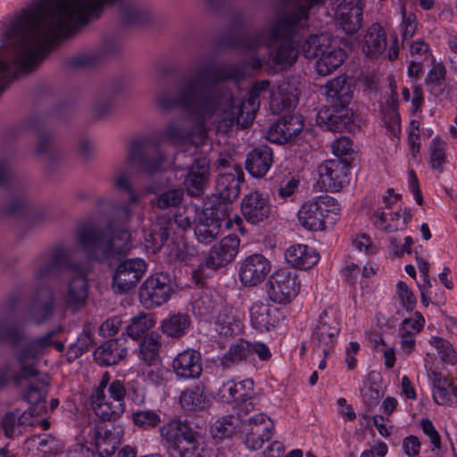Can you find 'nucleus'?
Instances as JSON below:
<instances>
[{"instance_id":"f257e3e1","label":"nucleus","mask_w":457,"mask_h":457,"mask_svg":"<svg viewBox=\"0 0 457 457\" xmlns=\"http://www.w3.org/2000/svg\"><path fill=\"white\" fill-rule=\"evenodd\" d=\"M115 186L129 194V202L115 208L112 218L103 228L87 223L77 230L80 248L90 258L100 262L122 256L130 248V231L127 226L132 217L131 204L138 203L139 195L124 174L116 179Z\"/></svg>"},{"instance_id":"f03ea898","label":"nucleus","mask_w":457,"mask_h":457,"mask_svg":"<svg viewBox=\"0 0 457 457\" xmlns=\"http://www.w3.org/2000/svg\"><path fill=\"white\" fill-rule=\"evenodd\" d=\"M90 407L101 420L86 428L85 432L92 434V441L100 457H111L117 451L124 436V426L117 422L126 410V405L114 403L107 397L99 400L89 398Z\"/></svg>"},{"instance_id":"7ed1b4c3","label":"nucleus","mask_w":457,"mask_h":457,"mask_svg":"<svg viewBox=\"0 0 457 457\" xmlns=\"http://www.w3.org/2000/svg\"><path fill=\"white\" fill-rule=\"evenodd\" d=\"M75 271L68 283L67 303L71 307H82L88 296V280L87 275L80 271L79 263L71 260L63 246L53 249L51 261L41 266L36 272L37 279L58 278L62 271Z\"/></svg>"},{"instance_id":"20e7f679","label":"nucleus","mask_w":457,"mask_h":457,"mask_svg":"<svg viewBox=\"0 0 457 457\" xmlns=\"http://www.w3.org/2000/svg\"><path fill=\"white\" fill-rule=\"evenodd\" d=\"M229 203L218 202L210 206L204 204V208L202 210V243L206 244L214 239L220 234L222 224L228 229L244 233L243 220L237 214L231 217Z\"/></svg>"},{"instance_id":"39448f33","label":"nucleus","mask_w":457,"mask_h":457,"mask_svg":"<svg viewBox=\"0 0 457 457\" xmlns=\"http://www.w3.org/2000/svg\"><path fill=\"white\" fill-rule=\"evenodd\" d=\"M340 210L337 200L328 195H320L304 202L297 212L299 223L307 230L320 231L327 228L331 215Z\"/></svg>"},{"instance_id":"423d86ee","label":"nucleus","mask_w":457,"mask_h":457,"mask_svg":"<svg viewBox=\"0 0 457 457\" xmlns=\"http://www.w3.org/2000/svg\"><path fill=\"white\" fill-rule=\"evenodd\" d=\"M161 434L170 457H200L195 432L186 421L171 420L161 428Z\"/></svg>"},{"instance_id":"0eeeda50","label":"nucleus","mask_w":457,"mask_h":457,"mask_svg":"<svg viewBox=\"0 0 457 457\" xmlns=\"http://www.w3.org/2000/svg\"><path fill=\"white\" fill-rule=\"evenodd\" d=\"M199 94L200 74L195 70L184 76L178 96L158 93L153 98V104L160 112L186 109L197 102Z\"/></svg>"},{"instance_id":"6e6552de","label":"nucleus","mask_w":457,"mask_h":457,"mask_svg":"<svg viewBox=\"0 0 457 457\" xmlns=\"http://www.w3.org/2000/svg\"><path fill=\"white\" fill-rule=\"evenodd\" d=\"M340 330V312L337 304L326 306L319 315L312 332L314 350L326 357L337 342Z\"/></svg>"},{"instance_id":"1a4fd4ad","label":"nucleus","mask_w":457,"mask_h":457,"mask_svg":"<svg viewBox=\"0 0 457 457\" xmlns=\"http://www.w3.org/2000/svg\"><path fill=\"white\" fill-rule=\"evenodd\" d=\"M328 41L324 36H312L302 46V51L306 58L318 57L316 71L321 76H327L333 72L346 57L343 49L328 46Z\"/></svg>"},{"instance_id":"9d476101","label":"nucleus","mask_w":457,"mask_h":457,"mask_svg":"<svg viewBox=\"0 0 457 457\" xmlns=\"http://www.w3.org/2000/svg\"><path fill=\"white\" fill-rule=\"evenodd\" d=\"M131 246L132 243L130 242L129 249H131ZM129 251L130 250L122 256L113 257L102 262H109L112 260L120 261L112 276V287L118 294H124L135 288L147 270V263L142 258H130L121 261V259L124 258ZM86 255L88 259L101 263L100 262L90 258L87 253Z\"/></svg>"},{"instance_id":"9b49d317","label":"nucleus","mask_w":457,"mask_h":457,"mask_svg":"<svg viewBox=\"0 0 457 457\" xmlns=\"http://www.w3.org/2000/svg\"><path fill=\"white\" fill-rule=\"evenodd\" d=\"M173 293L172 280L167 272L150 275L139 288V298L145 308H154L167 303Z\"/></svg>"},{"instance_id":"f8f14e48","label":"nucleus","mask_w":457,"mask_h":457,"mask_svg":"<svg viewBox=\"0 0 457 457\" xmlns=\"http://www.w3.org/2000/svg\"><path fill=\"white\" fill-rule=\"evenodd\" d=\"M244 181V172L240 165L231 159L220 161V170L216 180V189L220 202H232L240 194V187Z\"/></svg>"},{"instance_id":"ddd939ff","label":"nucleus","mask_w":457,"mask_h":457,"mask_svg":"<svg viewBox=\"0 0 457 457\" xmlns=\"http://www.w3.org/2000/svg\"><path fill=\"white\" fill-rule=\"evenodd\" d=\"M300 287L297 275L287 269L275 271L267 284L270 298L283 304L290 303L299 294Z\"/></svg>"},{"instance_id":"4468645a","label":"nucleus","mask_w":457,"mask_h":457,"mask_svg":"<svg viewBox=\"0 0 457 457\" xmlns=\"http://www.w3.org/2000/svg\"><path fill=\"white\" fill-rule=\"evenodd\" d=\"M349 160H327L318 168L321 190L338 192L349 183Z\"/></svg>"},{"instance_id":"2eb2a0df","label":"nucleus","mask_w":457,"mask_h":457,"mask_svg":"<svg viewBox=\"0 0 457 457\" xmlns=\"http://www.w3.org/2000/svg\"><path fill=\"white\" fill-rule=\"evenodd\" d=\"M273 429V421L265 414L250 417L243 428L245 447L251 451L261 449L272 437Z\"/></svg>"},{"instance_id":"dca6fc26","label":"nucleus","mask_w":457,"mask_h":457,"mask_svg":"<svg viewBox=\"0 0 457 457\" xmlns=\"http://www.w3.org/2000/svg\"><path fill=\"white\" fill-rule=\"evenodd\" d=\"M253 382L251 379L242 381L228 380L219 389L218 397L221 402H236L239 405V412L248 413L253 410L252 403L248 400L253 394Z\"/></svg>"},{"instance_id":"f3484780","label":"nucleus","mask_w":457,"mask_h":457,"mask_svg":"<svg viewBox=\"0 0 457 457\" xmlns=\"http://www.w3.org/2000/svg\"><path fill=\"white\" fill-rule=\"evenodd\" d=\"M249 315L252 327L260 332L269 331L283 320L280 309L268 300L253 303L249 308Z\"/></svg>"},{"instance_id":"a211bd4d","label":"nucleus","mask_w":457,"mask_h":457,"mask_svg":"<svg viewBox=\"0 0 457 457\" xmlns=\"http://www.w3.org/2000/svg\"><path fill=\"white\" fill-rule=\"evenodd\" d=\"M270 270V262L262 254L254 253L241 262L239 278L245 286L253 287L262 283Z\"/></svg>"},{"instance_id":"6ab92c4d","label":"nucleus","mask_w":457,"mask_h":457,"mask_svg":"<svg viewBox=\"0 0 457 457\" xmlns=\"http://www.w3.org/2000/svg\"><path fill=\"white\" fill-rule=\"evenodd\" d=\"M127 339L118 337L102 343L94 351V359L102 367L119 364L128 355Z\"/></svg>"},{"instance_id":"aec40b11","label":"nucleus","mask_w":457,"mask_h":457,"mask_svg":"<svg viewBox=\"0 0 457 457\" xmlns=\"http://www.w3.org/2000/svg\"><path fill=\"white\" fill-rule=\"evenodd\" d=\"M303 116H282L266 132V138L271 143L283 144L293 139L303 129Z\"/></svg>"},{"instance_id":"412c9836","label":"nucleus","mask_w":457,"mask_h":457,"mask_svg":"<svg viewBox=\"0 0 457 457\" xmlns=\"http://www.w3.org/2000/svg\"><path fill=\"white\" fill-rule=\"evenodd\" d=\"M186 117L193 118L195 127L192 130L179 125L170 124L160 132V138L177 147L194 146L195 152H197L199 145L195 142V137L197 133H200V116Z\"/></svg>"},{"instance_id":"4be33fe9","label":"nucleus","mask_w":457,"mask_h":457,"mask_svg":"<svg viewBox=\"0 0 457 457\" xmlns=\"http://www.w3.org/2000/svg\"><path fill=\"white\" fill-rule=\"evenodd\" d=\"M238 248L239 239L236 236L225 237L211 248L205 259V266L216 270L229 263L237 256Z\"/></svg>"},{"instance_id":"5701e85b","label":"nucleus","mask_w":457,"mask_h":457,"mask_svg":"<svg viewBox=\"0 0 457 457\" xmlns=\"http://www.w3.org/2000/svg\"><path fill=\"white\" fill-rule=\"evenodd\" d=\"M326 89L328 101L337 112L351 102L354 92L353 81L344 76L328 81Z\"/></svg>"},{"instance_id":"b1692460","label":"nucleus","mask_w":457,"mask_h":457,"mask_svg":"<svg viewBox=\"0 0 457 457\" xmlns=\"http://www.w3.org/2000/svg\"><path fill=\"white\" fill-rule=\"evenodd\" d=\"M54 312V289L49 285H39L32 297L30 312L37 324L48 320Z\"/></svg>"},{"instance_id":"393cba45","label":"nucleus","mask_w":457,"mask_h":457,"mask_svg":"<svg viewBox=\"0 0 457 457\" xmlns=\"http://www.w3.org/2000/svg\"><path fill=\"white\" fill-rule=\"evenodd\" d=\"M241 211L248 222L253 224L261 222L270 215L269 199L259 192H252L243 198Z\"/></svg>"},{"instance_id":"a878e982","label":"nucleus","mask_w":457,"mask_h":457,"mask_svg":"<svg viewBox=\"0 0 457 457\" xmlns=\"http://www.w3.org/2000/svg\"><path fill=\"white\" fill-rule=\"evenodd\" d=\"M4 215H13L23 219L29 227H34L44 220L45 213L41 210L31 211V205L24 193L13 197L11 202L3 208Z\"/></svg>"},{"instance_id":"bb28decb","label":"nucleus","mask_w":457,"mask_h":457,"mask_svg":"<svg viewBox=\"0 0 457 457\" xmlns=\"http://www.w3.org/2000/svg\"><path fill=\"white\" fill-rule=\"evenodd\" d=\"M337 22L346 33L356 32L361 25L362 5L361 0L342 4L337 11Z\"/></svg>"},{"instance_id":"cd10ccee","label":"nucleus","mask_w":457,"mask_h":457,"mask_svg":"<svg viewBox=\"0 0 457 457\" xmlns=\"http://www.w3.org/2000/svg\"><path fill=\"white\" fill-rule=\"evenodd\" d=\"M424 367L426 369L428 378L432 383V395L434 401L439 405L449 404L451 402L449 389L452 387V382L446 376L435 369L433 367V363L429 360H424Z\"/></svg>"},{"instance_id":"c85d7f7f","label":"nucleus","mask_w":457,"mask_h":457,"mask_svg":"<svg viewBox=\"0 0 457 457\" xmlns=\"http://www.w3.org/2000/svg\"><path fill=\"white\" fill-rule=\"evenodd\" d=\"M273 163V153L270 147L261 145L253 149L246 157L245 167L254 178H262Z\"/></svg>"},{"instance_id":"c756f323","label":"nucleus","mask_w":457,"mask_h":457,"mask_svg":"<svg viewBox=\"0 0 457 457\" xmlns=\"http://www.w3.org/2000/svg\"><path fill=\"white\" fill-rule=\"evenodd\" d=\"M172 368L178 377L187 379L200 378V353L191 349L183 351L173 360Z\"/></svg>"},{"instance_id":"7c9ffc66","label":"nucleus","mask_w":457,"mask_h":457,"mask_svg":"<svg viewBox=\"0 0 457 457\" xmlns=\"http://www.w3.org/2000/svg\"><path fill=\"white\" fill-rule=\"evenodd\" d=\"M286 260L291 266L308 270L318 263L320 255L316 250L307 245H293L287 248L285 253Z\"/></svg>"},{"instance_id":"2f4dec72","label":"nucleus","mask_w":457,"mask_h":457,"mask_svg":"<svg viewBox=\"0 0 457 457\" xmlns=\"http://www.w3.org/2000/svg\"><path fill=\"white\" fill-rule=\"evenodd\" d=\"M361 52L368 57L381 54L386 47V33L378 24H372L362 35L359 45Z\"/></svg>"},{"instance_id":"473e14b6","label":"nucleus","mask_w":457,"mask_h":457,"mask_svg":"<svg viewBox=\"0 0 457 457\" xmlns=\"http://www.w3.org/2000/svg\"><path fill=\"white\" fill-rule=\"evenodd\" d=\"M422 71V63L420 62L411 61L408 66V77L411 79V87L408 89L403 88V99L408 104L412 112L420 111V106L423 103V93L419 86L414 83V79L420 74Z\"/></svg>"},{"instance_id":"72a5a7b5","label":"nucleus","mask_w":457,"mask_h":457,"mask_svg":"<svg viewBox=\"0 0 457 457\" xmlns=\"http://www.w3.org/2000/svg\"><path fill=\"white\" fill-rule=\"evenodd\" d=\"M61 330L60 328L51 329L45 335L31 340L26 346L16 353V359L20 364L29 360H33L41 355L45 349L52 345V338Z\"/></svg>"},{"instance_id":"f704fd0d","label":"nucleus","mask_w":457,"mask_h":457,"mask_svg":"<svg viewBox=\"0 0 457 457\" xmlns=\"http://www.w3.org/2000/svg\"><path fill=\"white\" fill-rule=\"evenodd\" d=\"M215 330L224 337L237 336L243 331L241 315L225 310L220 312L214 321Z\"/></svg>"},{"instance_id":"c9c22d12","label":"nucleus","mask_w":457,"mask_h":457,"mask_svg":"<svg viewBox=\"0 0 457 457\" xmlns=\"http://www.w3.org/2000/svg\"><path fill=\"white\" fill-rule=\"evenodd\" d=\"M29 124L37 132L38 139L36 154L40 155L48 153L51 148V140L54 137L53 130L47 128V116H29Z\"/></svg>"},{"instance_id":"e433bc0d","label":"nucleus","mask_w":457,"mask_h":457,"mask_svg":"<svg viewBox=\"0 0 457 457\" xmlns=\"http://www.w3.org/2000/svg\"><path fill=\"white\" fill-rule=\"evenodd\" d=\"M161 336L157 332L145 335L139 343L138 357L148 365H154L159 360Z\"/></svg>"},{"instance_id":"4c0bfd02","label":"nucleus","mask_w":457,"mask_h":457,"mask_svg":"<svg viewBox=\"0 0 457 457\" xmlns=\"http://www.w3.org/2000/svg\"><path fill=\"white\" fill-rule=\"evenodd\" d=\"M190 325L187 314L177 313L170 315L162 322L161 328L164 335L171 338H179L185 335Z\"/></svg>"},{"instance_id":"58836bf2","label":"nucleus","mask_w":457,"mask_h":457,"mask_svg":"<svg viewBox=\"0 0 457 457\" xmlns=\"http://www.w3.org/2000/svg\"><path fill=\"white\" fill-rule=\"evenodd\" d=\"M316 124L322 129L332 132H353L356 129L353 124V116H312Z\"/></svg>"},{"instance_id":"ea45409f","label":"nucleus","mask_w":457,"mask_h":457,"mask_svg":"<svg viewBox=\"0 0 457 457\" xmlns=\"http://www.w3.org/2000/svg\"><path fill=\"white\" fill-rule=\"evenodd\" d=\"M179 401L184 411L198 416L200 411V384L196 383L194 386L187 387L181 391Z\"/></svg>"},{"instance_id":"a19ab883","label":"nucleus","mask_w":457,"mask_h":457,"mask_svg":"<svg viewBox=\"0 0 457 457\" xmlns=\"http://www.w3.org/2000/svg\"><path fill=\"white\" fill-rule=\"evenodd\" d=\"M238 420L237 417L230 414L217 419L211 426V434L216 438L233 436L238 426Z\"/></svg>"},{"instance_id":"79ce46f5","label":"nucleus","mask_w":457,"mask_h":457,"mask_svg":"<svg viewBox=\"0 0 457 457\" xmlns=\"http://www.w3.org/2000/svg\"><path fill=\"white\" fill-rule=\"evenodd\" d=\"M131 420L135 427L142 430H150L162 422L161 416L154 410H137L131 413Z\"/></svg>"},{"instance_id":"37998d69","label":"nucleus","mask_w":457,"mask_h":457,"mask_svg":"<svg viewBox=\"0 0 457 457\" xmlns=\"http://www.w3.org/2000/svg\"><path fill=\"white\" fill-rule=\"evenodd\" d=\"M446 142L435 137L429 146V164L434 170L442 172L443 166L447 162Z\"/></svg>"},{"instance_id":"c03bdc74","label":"nucleus","mask_w":457,"mask_h":457,"mask_svg":"<svg viewBox=\"0 0 457 457\" xmlns=\"http://www.w3.org/2000/svg\"><path fill=\"white\" fill-rule=\"evenodd\" d=\"M428 343L436 350L439 358L444 363L450 365L457 363V353L447 340L440 337H431L428 339Z\"/></svg>"},{"instance_id":"a18cd8bd","label":"nucleus","mask_w":457,"mask_h":457,"mask_svg":"<svg viewBox=\"0 0 457 457\" xmlns=\"http://www.w3.org/2000/svg\"><path fill=\"white\" fill-rule=\"evenodd\" d=\"M153 327L152 320L145 313H140L131 319L130 324L126 327V334L133 340H138L147 335Z\"/></svg>"},{"instance_id":"49530a36","label":"nucleus","mask_w":457,"mask_h":457,"mask_svg":"<svg viewBox=\"0 0 457 457\" xmlns=\"http://www.w3.org/2000/svg\"><path fill=\"white\" fill-rule=\"evenodd\" d=\"M154 149L155 151V156L147 157L144 155L137 162L141 170L147 174H154L160 171L165 159V154L161 149L160 143L154 144Z\"/></svg>"},{"instance_id":"de8ad7c7","label":"nucleus","mask_w":457,"mask_h":457,"mask_svg":"<svg viewBox=\"0 0 457 457\" xmlns=\"http://www.w3.org/2000/svg\"><path fill=\"white\" fill-rule=\"evenodd\" d=\"M160 143L156 138L147 136L142 138L134 139L128 150V161L130 163L138 162V161L144 157L143 150L148 145H152L154 148V144Z\"/></svg>"},{"instance_id":"09e8293b","label":"nucleus","mask_w":457,"mask_h":457,"mask_svg":"<svg viewBox=\"0 0 457 457\" xmlns=\"http://www.w3.org/2000/svg\"><path fill=\"white\" fill-rule=\"evenodd\" d=\"M188 187V194L192 196H200V157L195 156L192 159V166L189 168L185 179Z\"/></svg>"},{"instance_id":"8fccbe9b","label":"nucleus","mask_w":457,"mask_h":457,"mask_svg":"<svg viewBox=\"0 0 457 457\" xmlns=\"http://www.w3.org/2000/svg\"><path fill=\"white\" fill-rule=\"evenodd\" d=\"M48 385L45 381L31 382L24 392V398L30 404H37L45 401Z\"/></svg>"},{"instance_id":"3c124183","label":"nucleus","mask_w":457,"mask_h":457,"mask_svg":"<svg viewBox=\"0 0 457 457\" xmlns=\"http://www.w3.org/2000/svg\"><path fill=\"white\" fill-rule=\"evenodd\" d=\"M424 325H425L424 317L422 316V314L420 312H415L411 317L406 318L401 322V324L399 326L398 333L407 334V335H411V336L416 337V335H418L422 330V328H424Z\"/></svg>"},{"instance_id":"603ef678","label":"nucleus","mask_w":457,"mask_h":457,"mask_svg":"<svg viewBox=\"0 0 457 457\" xmlns=\"http://www.w3.org/2000/svg\"><path fill=\"white\" fill-rule=\"evenodd\" d=\"M127 400L130 401L137 406H142L145 403V388L136 379L128 380L126 382V396Z\"/></svg>"},{"instance_id":"864d4df0","label":"nucleus","mask_w":457,"mask_h":457,"mask_svg":"<svg viewBox=\"0 0 457 457\" xmlns=\"http://www.w3.org/2000/svg\"><path fill=\"white\" fill-rule=\"evenodd\" d=\"M396 295L400 305L408 312H411L417 303L416 297L408 285L400 280L396 283Z\"/></svg>"},{"instance_id":"5fc2aeb1","label":"nucleus","mask_w":457,"mask_h":457,"mask_svg":"<svg viewBox=\"0 0 457 457\" xmlns=\"http://www.w3.org/2000/svg\"><path fill=\"white\" fill-rule=\"evenodd\" d=\"M184 197V190L181 188H172L159 195L157 198V206L160 209H168L177 207L180 204Z\"/></svg>"},{"instance_id":"6e6d98bb","label":"nucleus","mask_w":457,"mask_h":457,"mask_svg":"<svg viewBox=\"0 0 457 457\" xmlns=\"http://www.w3.org/2000/svg\"><path fill=\"white\" fill-rule=\"evenodd\" d=\"M235 120L237 127L247 129L253 123L254 116H223L222 120L219 122L218 131L227 133L234 125Z\"/></svg>"},{"instance_id":"4d7b16f0","label":"nucleus","mask_w":457,"mask_h":457,"mask_svg":"<svg viewBox=\"0 0 457 457\" xmlns=\"http://www.w3.org/2000/svg\"><path fill=\"white\" fill-rule=\"evenodd\" d=\"M251 357V343L246 340H239L234 344L228 352V358L231 361H246Z\"/></svg>"},{"instance_id":"13d9d810","label":"nucleus","mask_w":457,"mask_h":457,"mask_svg":"<svg viewBox=\"0 0 457 457\" xmlns=\"http://www.w3.org/2000/svg\"><path fill=\"white\" fill-rule=\"evenodd\" d=\"M23 332L15 326H7L4 320L0 321V342H9L16 345L23 341Z\"/></svg>"},{"instance_id":"bf43d9fd","label":"nucleus","mask_w":457,"mask_h":457,"mask_svg":"<svg viewBox=\"0 0 457 457\" xmlns=\"http://www.w3.org/2000/svg\"><path fill=\"white\" fill-rule=\"evenodd\" d=\"M390 213H386L384 210V207H378L373 211L371 214V221L372 223L386 232H390L394 230L399 229V227L394 223L389 221Z\"/></svg>"},{"instance_id":"052dcab7","label":"nucleus","mask_w":457,"mask_h":457,"mask_svg":"<svg viewBox=\"0 0 457 457\" xmlns=\"http://www.w3.org/2000/svg\"><path fill=\"white\" fill-rule=\"evenodd\" d=\"M88 436L89 438L86 442L90 443L94 449L85 445L76 444L68 449L66 457H100L94 441H92V434H88Z\"/></svg>"},{"instance_id":"680f3d73","label":"nucleus","mask_w":457,"mask_h":457,"mask_svg":"<svg viewBox=\"0 0 457 457\" xmlns=\"http://www.w3.org/2000/svg\"><path fill=\"white\" fill-rule=\"evenodd\" d=\"M352 243L353 246L357 251L363 253L366 255H371L378 252L377 245L366 234H359L355 236L353 238Z\"/></svg>"},{"instance_id":"e2e57ef3","label":"nucleus","mask_w":457,"mask_h":457,"mask_svg":"<svg viewBox=\"0 0 457 457\" xmlns=\"http://www.w3.org/2000/svg\"><path fill=\"white\" fill-rule=\"evenodd\" d=\"M108 394L115 403L125 405L126 382L120 379L112 380L109 385Z\"/></svg>"},{"instance_id":"0e129e2a","label":"nucleus","mask_w":457,"mask_h":457,"mask_svg":"<svg viewBox=\"0 0 457 457\" xmlns=\"http://www.w3.org/2000/svg\"><path fill=\"white\" fill-rule=\"evenodd\" d=\"M352 144L348 137H342L332 143V152L337 160H349L352 152Z\"/></svg>"},{"instance_id":"69168bd1","label":"nucleus","mask_w":457,"mask_h":457,"mask_svg":"<svg viewBox=\"0 0 457 457\" xmlns=\"http://www.w3.org/2000/svg\"><path fill=\"white\" fill-rule=\"evenodd\" d=\"M18 416L16 411H7L2 418L1 427L5 436L12 438L15 433V428L18 427Z\"/></svg>"},{"instance_id":"338daca9","label":"nucleus","mask_w":457,"mask_h":457,"mask_svg":"<svg viewBox=\"0 0 457 457\" xmlns=\"http://www.w3.org/2000/svg\"><path fill=\"white\" fill-rule=\"evenodd\" d=\"M420 428L423 433L428 436L434 447L439 449L441 446V438L432 422L428 419H422L420 420Z\"/></svg>"},{"instance_id":"774afa93","label":"nucleus","mask_w":457,"mask_h":457,"mask_svg":"<svg viewBox=\"0 0 457 457\" xmlns=\"http://www.w3.org/2000/svg\"><path fill=\"white\" fill-rule=\"evenodd\" d=\"M57 441L51 435H43L39 437L37 450L45 456L51 455L56 452Z\"/></svg>"}]
</instances>
